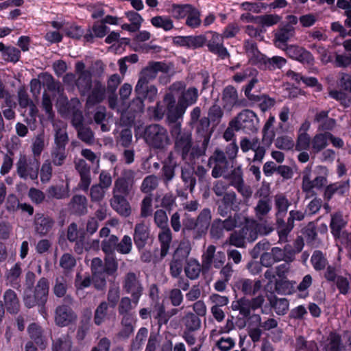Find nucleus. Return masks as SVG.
Here are the masks:
<instances>
[{
	"label": "nucleus",
	"mask_w": 351,
	"mask_h": 351,
	"mask_svg": "<svg viewBox=\"0 0 351 351\" xmlns=\"http://www.w3.org/2000/svg\"><path fill=\"white\" fill-rule=\"evenodd\" d=\"M170 132L174 140V149L183 161H195L205 155L206 151L201 145L193 146L191 132L178 124L171 126Z\"/></svg>",
	"instance_id": "obj_1"
},
{
	"label": "nucleus",
	"mask_w": 351,
	"mask_h": 351,
	"mask_svg": "<svg viewBox=\"0 0 351 351\" xmlns=\"http://www.w3.org/2000/svg\"><path fill=\"white\" fill-rule=\"evenodd\" d=\"M265 303V296L263 294H258L252 298L242 297L233 301L231 308L233 311H239L243 317L248 319V327L261 328V324H262L261 315L256 313L252 315L251 312L262 309Z\"/></svg>",
	"instance_id": "obj_2"
},
{
	"label": "nucleus",
	"mask_w": 351,
	"mask_h": 351,
	"mask_svg": "<svg viewBox=\"0 0 351 351\" xmlns=\"http://www.w3.org/2000/svg\"><path fill=\"white\" fill-rule=\"evenodd\" d=\"M211 219V210L208 208L202 210L196 219L186 216L182 221V232L193 240H199L206 234Z\"/></svg>",
	"instance_id": "obj_3"
},
{
	"label": "nucleus",
	"mask_w": 351,
	"mask_h": 351,
	"mask_svg": "<svg viewBox=\"0 0 351 351\" xmlns=\"http://www.w3.org/2000/svg\"><path fill=\"white\" fill-rule=\"evenodd\" d=\"M244 49L250 61L253 64L258 65L262 69L269 71L280 69L287 63V60L283 57L274 56L272 58H269L261 53L258 49L256 43L252 40H245Z\"/></svg>",
	"instance_id": "obj_4"
},
{
	"label": "nucleus",
	"mask_w": 351,
	"mask_h": 351,
	"mask_svg": "<svg viewBox=\"0 0 351 351\" xmlns=\"http://www.w3.org/2000/svg\"><path fill=\"white\" fill-rule=\"evenodd\" d=\"M311 166H307L302 172V190L306 194V197L309 198L316 196L314 189H322L328 183V170L326 167L317 166L314 171L315 177L312 178Z\"/></svg>",
	"instance_id": "obj_5"
},
{
	"label": "nucleus",
	"mask_w": 351,
	"mask_h": 351,
	"mask_svg": "<svg viewBox=\"0 0 351 351\" xmlns=\"http://www.w3.org/2000/svg\"><path fill=\"white\" fill-rule=\"evenodd\" d=\"M49 292V282L48 279L45 277L40 278L33 289L23 292L24 306L27 308H32L37 306L40 313H45V304L48 300Z\"/></svg>",
	"instance_id": "obj_6"
},
{
	"label": "nucleus",
	"mask_w": 351,
	"mask_h": 351,
	"mask_svg": "<svg viewBox=\"0 0 351 351\" xmlns=\"http://www.w3.org/2000/svg\"><path fill=\"white\" fill-rule=\"evenodd\" d=\"M142 138L150 147L156 149H164L170 141L167 129L159 124L147 125Z\"/></svg>",
	"instance_id": "obj_7"
},
{
	"label": "nucleus",
	"mask_w": 351,
	"mask_h": 351,
	"mask_svg": "<svg viewBox=\"0 0 351 351\" xmlns=\"http://www.w3.org/2000/svg\"><path fill=\"white\" fill-rule=\"evenodd\" d=\"M15 165L16 173L21 179L34 182L38 180L40 170L38 158L20 153Z\"/></svg>",
	"instance_id": "obj_8"
},
{
	"label": "nucleus",
	"mask_w": 351,
	"mask_h": 351,
	"mask_svg": "<svg viewBox=\"0 0 351 351\" xmlns=\"http://www.w3.org/2000/svg\"><path fill=\"white\" fill-rule=\"evenodd\" d=\"M121 284L125 293L130 295L134 299L135 303L138 302L144 291L140 271L126 272L122 278Z\"/></svg>",
	"instance_id": "obj_9"
},
{
	"label": "nucleus",
	"mask_w": 351,
	"mask_h": 351,
	"mask_svg": "<svg viewBox=\"0 0 351 351\" xmlns=\"http://www.w3.org/2000/svg\"><path fill=\"white\" fill-rule=\"evenodd\" d=\"M195 161H184V165L180 167V178L183 182L182 186H176V195L178 197H186V191L189 190L193 192L196 185L195 176V167L193 164Z\"/></svg>",
	"instance_id": "obj_10"
},
{
	"label": "nucleus",
	"mask_w": 351,
	"mask_h": 351,
	"mask_svg": "<svg viewBox=\"0 0 351 351\" xmlns=\"http://www.w3.org/2000/svg\"><path fill=\"white\" fill-rule=\"evenodd\" d=\"M208 166L212 168V177L217 179L226 176L230 168H233V163L226 158L223 150L217 148L209 157Z\"/></svg>",
	"instance_id": "obj_11"
},
{
	"label": "nucleus",
	"mask_w": 351,
	"mask_h": 351,
	"mask_svg": "<svg viewBox=\"0 0 351 351\" xmlns=\"http://www.w3.org/2000/svg\"><path fill=\"white\" fill-rule=\"evenodd\" d=\"M73 302V298L71 295H66L64 299V303L58 305L56 308L54 321L57 326L64 327L77 321V314L69 305L72 304Z\"/></svg>",
	"instance_id": "obj_12"
},
{
	"label": "nucleus",
	"mask_w": 351,
	"mask_h": 351,
	"mask_svg": "<svg viewBox=\"0 0 351 351\" xmlns=\"http://www.w3.org/2000/svg\"><path fill=\"white\" fill-rule=\"evenodd\" d=\"M163 101L166 106L167 117L170 127L176 124L182 126L179 120L182 118L186 108L178 100L176 103V99L171 93L165 95Z\"/></svg>",
	"instance_id": "obj_13"
},
{
	"label": "nucleus",
	"mask_w": 351,
	"mask_h": 351,
	"mask_svg": "<svg viewBox=\"0 0 351 351\" xmlns=\"http://www.w3.org/2000/svg\"><path fill=\"white\" fill-rule=\"evenodd\" d=\"M226 261L223 252H216L214 245H209L202 256V271L208 272L212 267L220 269Z\"/></svg>",
	"instance_id": "obj_14"
},
{
	"label": "nucleus",
	"mask_w": 351,
	"mask_h": 351,
	"mask_svg": "<svg viewBox=\"0 0 351 351\" xmlns=\"http://www.w3.org/2000/svg\"><path fill=\"white\" fill-rule=\"evenodd\" d=\"M170 67L162 62H149L148 64L141 71L137 82V89L143 88L144 85L149 84L155 79L158 72L167 74L169 72Z\"/></svg>",
	"instance_id": "obj_15"
},
{
	"label": "nucleus",
	"mask_w": 351,
	"mask_h": 351,
	"mask_svg": "<svg viewBox=\"0 0 351 351\" xmlns=\"http://www.w3.org/2000/svg\"><path fill=\"white\" fill-rule=\"evenodd\" d=\"M112 197L110 199L111 208L123 217H128L131 215L132 208L127 197L131 195L128 192L112 188Z\"/></svg>",
	"instance_id": "obj_16"
},
{
	"label": "nucleus",
	"mask_w": 351,
	"mask_h": 351,
	"mask_svg": "<svg viewBox=\"0 0 351 351\" xmlns=\"http://www.w3.org/2000/svg\"><path fill=\"white\" fill-rule=\"evenodd\" d=\"M221 100L223 109L228 112L234 108L245 107L247 104L244 99L239 98L237 90L232 85H228L222 90Z\"/></svg>",
	"instance_id": "obj_17"
},
{
	"label": "nucleus",
	"mask_w": 351,
	"mask_h": 351,
	"mask_svg": "<svg viewBox=\"0 0 351 351\" xmlns=\"http://www.w3.org/2000/svg\"><path fill=\"white\" fill-rule=\"evenodd\" d=\"M258 119L256 114L248 109L243 110L237 117L235 120L230 123V126L234 128L235 130L246 129L250 132L257 130Z\"/></svg>",
	"instance_id": "obj_18"
},
{
	"label": "nucleus",
	"mask_w": 351,
	"mask_h": 351,
	"mask_svg": "<svg viewBox=\"0 0 351 351\" xmlns=\"http://www.w3.org/2000/svg\"><path fill=\"white\" fill-rule=\"evenodd\" d=\"M137 174V171L132 169H123L121 176L114 181L113 188L118 189L122 192L125 191L134 194Z\"/></svg>",
	"instance_id": "obj_19"
},
{
	"label": "nucleus",
	"mask_w": 351,
	"mask_h": 351,
	"mask_svg": "<svg viewBox=\"0 0 351 351\" xmlns=\"http://www.w3.org/2000/svg\"><path fill=\"white\" fill-rule=\"evenodd\" d=\"M55 225V220L50 216L36 213L34 215L33 226L35 233L40 237L47 235L53 229Z\"/></svg>",
	"instance_id": "obj_20"
},
{
	"label": "nucleus",
	"mask_w": 351,
	"mask_h": 351,
	"mask_svg": "<svg viewBox=\"0 0 351 351\" xmlns=\"http://www.w3.org/2000/svg\"><path fill=\"white\" fill-rule=\"evenodd\" d=\"M191 126L195 128L197 141H202L201 146L205 151H206L212 133L209 128V119L206 117H202L199 121L196 122Z\"/></svg>",
	"instance_id": "obj_21"
},
{
	"label": "nucleus",
	"mask_w": 351,
	"mask_h": 351,
	"mask_svg": "<svg viewBox=\"0 0 351 351\" xmlns=\"http://www.w3.org/2000/svg\"><path fill=\"white\" fill-rule=\"evenodd\" d=\"M206 41L207 47L210 52L217 55L222 59L229 56L226 48L223 47V38L221 34L209 32L207 33Z\"/></svg>",
	"instance_id": "obj_22"
},
{
	"label": "nucleus",
	"mask_w": 351,
	"mask_h": 351,
	"mask_svg": "<svg viewBox=\"0 0 351 351\" xmlns=\"http://www.w3.org/2000/svg\"><path fill=\"white\" fill-rule=\"evenodd\" d=\"M75 169L80 177L79 187L84 191H87L91 183L90 167L83 158H75Z\"/></svg>",
	"instance_id": "obj_23"
},
{
	"label": "nucleus",
	"mask_w": 351,
	"mask_h": 351,
	"mask_svg": "<svg viewBox=\"0 0 351 351\" xmlns=\"http://www.w3.org/2000/svg\"><path fill=\"white\" fill-rule=\"evenodd\" d=\"M91 265L95 268L98 265L101 269V271L109 276L114 275L118 269V261L116 255H105L104 263L98 257L93 258Z\"/></svg>",
	"instance_id": "obj_24"
},
{
	"label": "nucleus",
	"mask_w": 351,
	"mask_h": 351,
	"mask_svg": "<svg viewBox=\"0 0 351 351\" xmlns=\"http://www.w3.org/2000/svg\"><path fill=\"white\" fill-rule=\"evenodd\" d=\"M150 237L149 227L144 223H137L134 228L133 239L136 248L141 251Z\"/></svg>",
	"instance_id": "obj_25"
},
{
	"label": "nucleus",
	"mask_w": 351,
	"mask_h": 351,
	"mask_svg": "<svg viewBox=\"0 0 351 351\" xmlns=\"http://www.w3.org/2000/svg\"><path fill=\"white\" fill-rule=\"evenodd\" d=\"M282 49L286 51L291 58L300 62L311 64L314 61L312 54L303 47L297 45H288Z\"/></svg>",
	"instance_id": "obj_26"
},
{
	"label": "nucleus",
	"mask_w": 351,
	"mask_h": 351,
	"mask_svg": "<svg viewBox=\"0 0 351 351\" xmlns=\"http://www.w3.org/2000/svg\"><path fill=\"white\" fill-rule=\"evenodd\" d=\"M350 184L349 181H339L332 183L326 186L323 197L324 199L328 202L335 194L339 195H345L349 191Z\"/></svg>",
	"instance_id": "obj_27"
},
{
	"label": "nucleus",
	"mask_w": 351,
	"mask_h": 351,
	"mask_svg": "<svg viewBox=\"0 0 351 351\" xmlns=\"http://www.w3.org/2000/svg\"><path fill=\"white\" fill-rule=\"evenodd\" d=\"M3 304L8 313L16 315L19 312L21 308L20 300L13 289H6L3 293Z\"/></svg>",
	"instance_id": "obj_28"
},
{
	"label": "nucleus",
	"mask_w": 351,
	"mask_h": 351,
	"mask_svg": "<svg viewBox=\"0 0 351 351\" xmlns=\"http://www.w3.org/2000/svg\"><path fill=\"white\" fill-rule=\"evenodd\" d=\"M295 28L290 25H285L280 27L274 35L275 45L280 49H285L287 43L294 36Z\"/></svg>",
	"instance_id": "obj_29"
},
{
	"label": "nucleus",
	"mask_w": 351,
	"mask_h": 351,
	"mask_svg": "<svg viewBox=\"0 0 351 351\" xmlns=\"http://www.w3.org/2000/svg\"><path fill=\"white\" fill-rule=\"evenodd\" d=\"M106 90L105 86L99 80H94L92 88L88 93L87 104L93 106L101 103L105 98Z\"/></svg>",
	"instance_id": "obj_30"
},
{
	"label": "nucleus",
	"mask_w": 351,
	"mask_h": 351,
	"mask_svg": "<svg viewBox=\"0 0 351 351\" xmlns=\"http://www.w3.org/2000/svg\"><path fill=\"white\" fill-rule=\"evenodd\" d=\"M272 208L271 199L268 195L260 198L254 208V215L256 219L263 221L267 219Z\"/></svg>",
	"instance_id": "obj_31"
},
{
	"label": "nucleus",
	"mask_w": 351,
	"mask_h": 351,
	"mask_svg": "<svg viewBox=\"0 0 351 351\" xmlns=\"http://www.w3.org/2000/svg\"><path fill=\"white\" fill-rule=\"evenodd\" d=\"M27 332L30 339L41 350H45L47 345V340L44 335V330L40 326L36 323H32L27 327Z\"/></svg>",
	"instance_id": "obj_32"
},
{
	"label": "nucleus",
	"mask_w": 351,
	"mask_h": 351,
	"mask_svg": "<svg viewBox=\"0 0 351 351\" xmlns=\"http://www.w3.org/2000/svg\"><path fill=\"white\" fill-rule=\"evenodd\" d=\"M285 217H275V225L279 237L278 243L287 242V237L295 226L288 218L287 221H285Z\"/></svg>",
	"instance_id": "obj_33"
},
{
	"label": "nucleus",
	"mask_w": 351,
	"mask_h": 351,
	"mask_svg": "<svg viewBox=\"0 0 351 351\" xmlns=\"http://www.w3.org/2000/svg\"><path fill=\"white\" fill-rule=\"evenodd\" d=\"M237 287L244 295H254L261 289L262 282L259 280L242 278L237 282Z\"/></svg>",
	"instance_id": "obj_34"
},
{
	"label": "nucleus",
	"mask_w": 351,
	"mask_h": 351,
	"mask_svg": "<svg viewBox=\"0 0 351 351\" xmlns=\"http://www.w3.org/2000/svg\"><path fill=\"white\" fill-rule=\"evenodd\" d=\"M54 131V145L56 147L66 148L69 138L66 131V125L63 122L53 124Z\"/></svg>",
	"instance_id": "obj_35"
},
{
	"label": "nucleus",
	"mask_w": 351,
	"mask_h": 351,
	"mask_svg": "<svg viewBox=\"0 0 351 351\" xmlns=\"http://www.w3.org/2000/svg\"><path fill=\"white\" fill-rule=\"evenodd\" d=\"M22 274L21 264L20 263H15L5 274L6 285L19 289L21 287L20 278Z\"/></svg>",
	"instance_id": "obj_36"
},
{
	"label": "nucleus",
	"mask_w": 351,
	"mask_h": 351,
	"mask_svg": "<svg viewBox=\"0 0 351 351\" xmlns=\"http://www.w3.org/2000/svg\"><path fill=\"white\" fill-rule=\"evenodd\" d=\"M314 122L318 124V130L322 131L332 130L336 125V121L328 117V111L322 110L316 113Z\"/></svg>",
	"instance_id": "obj_37"
},
{
	"label": "nucleus",
	"mask_w": 351,
	"mask_h": 351,
	"mask_svg": "<svg viewBox=\"0 0 351 351\" xmlns=\"http://www.w3.org/2000/svg\"><path fill=\"white\" fill-rule=\"evenodd\" d=\"M88 200L82 195H75L71 198L69 207L72 213L77 215H85L87 213Z\"/></svg>",
	"instance_id": "obj_38"
},
{
	"label": "nucleus",
	"mask_w": 351,
	"mask_h": 351,
	"mask_svg": "<svg viewBox=\"0 0 351 351\" xmlns=\"http://www.w3.org/2000/svg\"><path fill=\"white\" fill-rule=\"evenodd\" d=\"M275 217H286L291 202L282 193L274 196Z\"/></svg>",
	"instance_id": "obj_39"
},
{
	"label": "nucleus",
	"mask_w": 351,
	"mask_h": 351,
	"mask_svg": "<svg viewBox=\"0 0 351 351\" xmlns=\"http://www.w3.org/2000/svg\"><path fill=\"white\" fill-rule=\"evenodd\" d=\"M93 84L91 72H83L80 73L75 80V84L80 93L83 95L90 92Z\"/></svg>",
	"instance_id": "obj_40"
},
{
	"label": "nucleus",
	"mask_w": 351,
	"mask_h": 351,
	"mask_svg": "<svg viewBox=\"0 0 351 351\" xmlns=\"http://www.w3.org/2000/svg\"><path fill=\"white\" fill-rule=\"evenodd\" d=\"M46 137L44 130L38 133L32 139L31 151L32 156L39 159L41 153L46 147Z\"/></svg>",
	"instance_id": "obj_41"
},
{
	"label": "nucleus",
	"mask_w": 351,
	"mask_h": 351,
	"mask_svg": "<svg viewBox=\"0 0 351 351\" xmlns=\"http://www.w3.org/2000/svg\"><path fill=\"white\" fill-rule=\"evenodd\" d=\"M202 269V264L200 265L199 261L195 258H190L186 261L184 267V273L186 276L191 280H196L199 278L200 272Z\"/></svg>",
	"instance_id": "obj_42"
},
{
	"label": "nucleus",
	"mask_w": 351,
	"mask_h": 351,
	"mask_svg": "<svg viewBox=\"0 0 351 351\" xmlns=\"http://www.w3.org/2000/svg\"><path fill=\"white\" fill-rule=\"evenodd\" d=\"M160 243V257L164 258L168 254L172 241V233L169 228L162 229L158 234Z\"/></svg>",
	"instance_id": "obj_43"
},
{
	"label": "nucleus",
	"mask_w": 351,
	"mask_h": 351,
	"mask_svg": "<svg viewBox=\"0 0 351 351\" xmlns=\"http://www.w3.org/2000/svg\"><path fill=\"white\" fill-rule=\"evenodd\" d=\"M198 98V90L195 87H189L182 92L178 100L187 108L194 104Z\"/></svg>",
	"instance_id": "obj_44"
},
{
	"label": "nucleus",
	"mask_w": 351,
	"mask_h": 351,
	"mask_svg": "<svg viewBox=\"0 0 351 351\" xmlns=\"http://www.w3.org/2000/svg\"><path fill=\"white\" fill-rule=\"evenodd\" d=\"M177 164L176 162H164L161 171L160 176L162 180L163 184L165 186H168L169 183L173 180L176 176V168Z\"/></svg>",
	"instance_id": "obj_45"
},
{
	"label": "nucleus",
	"mask_w": 351,
	"mask_h": 351,
	"mask_svg": "<svg viewBox=\"0 0 351 351\" xmlns=\"http://www.w3.org/2000/svg\"><path fill=\"white\" fill-rule=\"evenodd\" d=\"M90 269L92 273V280L95 288L99 291H103L106 287V278L109 275L101 271V269L99 268L98 265L97 268L90 265Z\"/></svg>",
	"instance_id": "obj_46"
},
{
	"label": "nucleus",
	"mask_w": 351,
	"mask_h": 351,
	"mask_svg": "<svg viewBox=\"0 0 351 351\" xmlns=\"http://www.w3.org/2000/svg\"><path fill=\"white\" fill-rule=\"evenodd\" d=\"M225 180L229 182V185L233 187L239 185L244 181L243 173L241 165L234 167L226 172V175L223 176Z\"/></svg>",
	"instance_id": "obj_47"
},
{
	"label": "nucleus",
	"mask_w": 351,
	"mask_h": 351,
	"mask_svg": "<svg viewBox=\"0 0 351 351\" xmlns=\"http://www.w3.org/2000/svg\"><path fill=\"white\" fill-rule=\"evenodd\" d=\"M138 302H134L133 298L124 296L122 297L118 304L117 311L119 315H128L135 313L133 310L136 308Z\"/></svg>",
	"instance_id": "obj_48"
},
{
	"label": "nucleus",
	"mask_w": 351,
	"mask_h": 351,
	"mask_svg": "<svg viewBox=\"0 0 351 351\" xmlns=\"http://www.w3.org/2000/svg\"><path fill=\"white\" fill-rule=\"evenodd\" d=\"M270 306L278 315H285L289 308V301L286 298H278L276 295H267Z\"/></svg>",
	"instance_id": "obj_49"
},
{
	"label": "nucleus",
	"mask_w": 351,
	"mask_h": 351,
	"mask_svg": "<svg viewBox=\"0 0 351 351\" xmlns=\"http://www.w3.org/2000/svg\"><path fill=\"white\" fill-rule=\"evenodd\" d=\"M184 330L197 331L201 327V319L195 313L189 312L182 318Z\"/></svg>",
	"instance_id": "obj_50"
},
{
	"label": "nucleus",
	"mask_w": 351,
	"mask_h": 351,
	"mask_svg": "<svg viewBox=\"0 0 351 351\" xmlns=\"http://www.w3.org/2000/svg\"><path fill=\"white\" fill-rule=\"evenodd\" d=\"M328 145V132L317 134L311 139V153L317 154L326 147Z\"/></svg>",
	"instance_id": "obj_51"
},
{
	"label": "nucleus",
	"mask_w": 351,
	"mask_h": 351,
	"mask_svg": "<svg viewBox=\"0 0 351 351\" xmlns=\"http://www.w3.org/2000/svg\"><path fill=\"white\" fill-rule=\"evenodd\" d=\"M108 306L107 302L102 301L95 310L93 321L96 326H99L108 319Z\"/></svg>",
	"instance_id": "obj_52"
},
{
	"label": "nucleus",
	"mask_w": 351,
	"mask_h": 351,
	"mask_svg": "<svg viewBox=\"0 0 351 351\" xmlns=\"http://www.w3.org/2000/svg\"><path fill=\"white\" fill-rule=\"evenodd\" d=\"M346 222L343 218L341 212H337L331 215L330 228L332 233L335 237H339L341 229L345 226Z\"/></svg>",
	"instance_id": "obj_53"
},
{
	"label": "nucleus",
	"mask_w": 351,
	"mask_h": 351,
	"mask_svg": "<svg viewBox=\"0 0 351 351\" xmlns=\"http://www.w3.org/2000/svg\"><path fill=\"white\" fill-rule=\"evenodd\" d=\"M50 156L51 164L57 167L62 166L67 157L66 148L53 146Z\"/></svg>",
	"instance_id": "obj_54"
},
{
	"label": "nucleus",
	"mask_w": 351,
	"mask_h": 351,
	"mask_svg": "<svg viewBox=\"0 0 351 351\" xmlns=\"http://www.w3.org/2000/svg\"><path fill=\"white\" fill-rule=\"evenodd\" d=\"M68 289V281L62 276H60L56 278L54 285L52 288L53 294L57 298H65L67 295L66 291Z\"/></svg>",
	"instance_id": "obj_55"
},
{
	"label": "nucleus",
	"mask_w": 351,
	"mask_h": 351,
	"mask_svg": "<svg viewBox=\"0 0 351 351\" xmlns=\"http://www.w3.org/2000/svg\"><path fill=\"white\" fill-rule=\"evenodd\" d=\"M192 7L191 4H173L168 12L174 19L180 20L186 17Z\"/></svg>",
	"instance_id": "obj_56"
},
{
	"label": "nucleus",
	"mask_w": 351,
	"mask_h": 351,
	"mask_svg": "<svg viewBox=\"0 0 351 351\" xmlns=\"http://www.w3.org/2000/svg\"><path fill=\"white\" fill-rule=\"evenodd\" d=\"M118 237L112 234L104 239L101 243V248L105 255H116Z\"/></svg>",
	"instance_id": "obj_57"
},
{
	"label": "nucleus",
	"mask_w": 351,
	"mask_h": 351,
	"mask_svg": "<svg viewBox=\"0 0 351 351\" xmlns=\"http://www.w3.org/2000/svg\"><path fill=\"white\" fill-rule=\"evenodd\" d=\"M159 185V178L154 174L147 176L141 185V191L143 193H151Z\"/></svg>",
	"instance_id": "obj_58"
},
{
	"label": "nucleus",
	"mask_w": 351,
	"mask_h": 351,
	"mask_svg": "<svg viewBox=\"0 0 351 351\" xmlns=\"http://www.w3.org/2000/svg\"><path fill=\"white\" fill-rule=\"evenodd\" d=\"M77 138L86 145H93L95 142V134L92 129L87 125H82L75 130Z\"/></svg>",
	"instance_id": "obj_59"
},
{
	"label": "nucleus",
	"mask_w": 351,
	"mask_h": 351,
	"mask_svg": "<svg viewBox=\"0 0 351 351\" xmlns=\"http://www.w3.org/2000/svg\"><path fill=\"white\" fill-rule=\"evenodd\" d=\"M72 348L71 338L69 335H64L53 341L52 351H71Z\"/></svg>",
	"instance_id": "obj_60"
},
{
	"label": "nucleus",
	"mask_w": 351,
	"mask_h": 351,
	"mask_svg": "<svg viewBox=\"0 0 351 351\" xmlns=\"http://www.w3.org/2000/svg\"><path fill=\"white\" fill-rule=\"evenodd\" d=\"M191 251V245L189 241H182L174 251L173 257L185 262Z\"/></svg>",
	"instance_id": "obj_61"
},
{
	"label": "nucleus",
	"mask_w": 351,
	"mask_h": 351,
	"mask_svg": "<svg viewBox=\"0 0 351 351\" xmlns=\"http://www.w3.org/2000/svg\"><path fill=\"white\" fill-rule=\"evenodd\" d=\"M220 201L231 210L239 211L240 210L241 200L237 198V194L234 191L227 192Z\"/></svg>",
	"instance_id": "obj_62"
},
{
	"label": "nucleus",
	"mask_w": 351,
	"mask_h": 351,
	"mask_svg": "<svg viewBox=\"0 0 351 351\" xmlns=\"http://www.w3.org/2000/svg\"><path fill=\"white\" fill-rule=\"evenodd\" d=\"M151 23L157 28L169 31L173 28V22L169 16H156L151 19Z\"/></svg>",
	"instance_id": "obj_63"
},
{
	"label": "nucleus",
	"mask_w": 351,
	"mask_h": 351,
	"mask_svg": "<svg viewBox=\"0 0 351 351\" xmlns=\"http://www.w3.org/2000/svg\"><path fill=\"white\" fill-rule=\"evenodd\" d=\"M148 334V330L145 327L141 328L130 344V351H138L146 339Z\"/></svg>",
	"instance_id": "obj_64"
}]
</instances>
